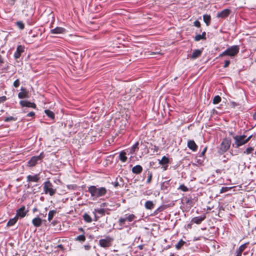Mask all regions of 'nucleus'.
Masks as SVG:
<instances>
[{
	"label": "nucleus",
	"mask_w": 256,
	"mask_h": 256,
	"mask_svg": "<svg viewBox=\"0 0 256 256\" xmlns=\"http://www.w3.org/2000/svg\"><path fill=\"white\" fill-rule=\"evenodd\" d=\"M95 211L99 214H103L104 213V210L103 208L95 210Z\"/></svg>",
	"instance_id": "nucleus-43"
},
{
	"label": "nucleus",
	"mask_w": 256,
	"mask_h": 256,
	"mask_svg": "<svg viewBox=\"0 0 256 256\" xmlns=\"http://www.w3.org/2000/svg\"><path fill=\"white\" fill-rule=\"evenodd\" d=\"M194 26L198 28H200L201 24L198 20H196L194 22Z\"/></svg>",
	"instance_id": "nucleus-42"
},
{
	"label": "nucleus",
	"mask_w": 256,
	"mask_h": 256,
	"mask_svg": "<svg viewBox=\"0 0 256 256\" xmlns=\"http://www.w3.org/2000/svg\"><path fill=\"white\" fill-rule=\"evenodd\" d=\"M66 30L64 28L56 27L54 29H52L50 32L52 34H60L66 33Z\"/></svg>",
	"instance_id": "nucleus-12"
},
{
	"label": "nucleus",
	"mask_w": 256,
	"mask_h": 256,
	"mask_svg": "<svg viewBox=\"0 0 256 256\" xmlns=\"http://www.w3.org/2000/svg\"><path fill=\"white\" fill-rule=\"evenodd\" d=\"M44 112L48 117L52 119H54V114L52 111L49 110H44Z\"/></svg>",
	"instance_id": "nucleus-24"
},
{
	"label": "nucleus",
	"mask_w": 256,
	"mask_h": 256,
	"mask_svg": "<svg viewBox=\"0 0 256 256\" xmlns=\"http://www.w3.org/2000/svg\"><path fill=\"white\" fill-rule=\"evenodd\" d=\"M221 98L219 96H216L214 97L213 99V104H216L220 103L221 101Z\"/></svg>",
	"instance_id": "nucleus-28"
},
{
	"label": "nucleus",
	"mask_w": 256,
	"mask_h": 256,
	"mask_svg": "<svg viewBox=\"0 0 256 256\" xmlns=\"http://www.w3.org/2000/svg\"><path fill=\"white\" fill-rule=\"evenodd\" d=\"M24 52V46L22 45H19L17 46L16 51L15 52L14 56L16 60L19 58L22 52Z\"/></svg>",
	"instance_id": "nucleus-9"
},
{
	"label": "nucleus",
	"mask_w": 256,
	"mask_h": 256,
	"mask_svg": "<svg viewBox=\"0 0 256 256\" xmlns=\"http://www.w3.org/2000/svg\"><path fill=\"white\" fill-rule=\"evenodd\" d=\"M184 244V242L182 240H180L178 242L176 245V249L179 250Z\"/></svg>",
	"instance_id": "nucleus-34"
},
{
	"label": "nucleus",
	"mask_w": 256,
	"mask_h": 256,
	"mask_svg": "<svg viewBox=\"0 0 256 256\" xmlns=\"http://www.w3.org/2000/svg\"><path fill=\"white\" fill-rule=\"evenodd\" d=\"M113 239L110 236H106L104 239H101L99 240L100 245L103 248H108L111 245V242Z\"/></svg>",
	"instance_id": "nucleus-8"
},
{
	"label": "nucleus",
	"mask_w": 256,
	"mask_h": 256,
	"mask_svg": "<svg viewBox=\"0 0 256 256\" xmlns=\"http://www.w3.org/2000/svg\"><path fill=\"white\" fill-rule=\"evenodd\" d=\"M240 51V46L238 45L232 46L224 51L222 52L218 56V58H220L225 56H230L231 58H234L238 55Z\"/></svg>",
	"instance_id": "nucleus-2"
},
{
	"label": "nucleus",
	"mask_w": 256,
	"mask_h": 256,
	"mask_svg": "<svg viewBox=\"0 0 256 256\" xmlns=\"http://www.w3.org/2000/svg\"><path fill=\"white\" fill-rule=\"evenodd\" d=\"M138 142H140L139 148L142 150V153L148 154V146L150 144L144 139H140Z\"/></svg>",
	"instance_id": "nucleus-7"
},
{
	"label": "nucleus",
	"mask_w": 256,
	"mask_h": 256,
	"mask_svg": "<svg viewBox=\"0 0 256 256\" xmlns=\"http://www.w3.org/2000/svg\"><path fill=\"white\" fill-rule=\"evenodd\" d=\"M142 167L140 165H137L132 168V172L133 173L136 174H138L142 171Z\"/></svg>",
	"instance_id": "nucleus-19"
},
{
	"label": "nucleus",
	"mask_w": 256,
	"mask_h": 256,
	"mask_svg": "<svg viewBox=\"0 0 256 256\" xmlns=\"http://www.w3.org/2000/svg\"><path fill=\"white\" fill-rule=\"evenodd\" d=\"M145 208L148 210H152L154 208V204L152 201H146L144 204Z\"/></svg>",
	"instance_id": "nucleus-22"
},
{
	"label": "nucleus",
	"mask_w": 256,
	"mask_h": 256,
	"mask_svg": "<svg viewBox=\"0 0 256 256\" xmlns=\"http://www.w3.org/2000/svg\"><path fill=\"white\" fill-rule=\"evenodd\" d=\"M44 190L45 194H48L52 196L56 193V189L54 188L52 184L50 181H47L44 184Z\"/></svg>",
	"instance_id": "nucleus-4"
},
{
	"label": "nucleus",
	"mask_w": 256,
	"mask_h": 256,
	"mask_svg": "<svg viewBox=\"0 0 256 256\" xmlns=\"http://www.w3.org/2000/svg\"><path fill=\"white\" fill-rule=\"evenodd\" d=\"M27 179L28 182H36L38 180V178L37 175H29L27 176Z\"/></svg>",
	"instance_id": "nucleus-21"
},
{
	"label": "nucleus",
	"mask_w": 256,
	"mask_h": 256,
	"mask_svg": "<svg viewBox=\"0 0 256 256\" xmlns=\"http://www.w3.org/2000/svg\"><path fill=\"white\" fill-rule=\"evenodd\" d=\"M253 118L256 120V112L253 114Z\"/></svg>",
	"instance_id": "nucleus-53"
},
{
	"label": "nucleus",
	"mask_w": 256,
	"mask_h": 256,
	"mask_svg": "<svg viewBox=\"0 0 256 256\" xmlns=\"http://www.w3.org/2000/svg\"><path fill=\"white\" fill-rule=\"evenodd\" d=\"M7 100V98L6 96H2L0 97V103L4 102L6 101Z\"/></svg>",
	"instance_id": "nucleus-47"
},
{
	"label": "nucleus",
	"mask_w": 256,
	"mask_h": 256,
	"mask_svg": "<svg viewBox=\"0 0 256 256\" xmlns=\"http://www.w3.org/2000/svg\"><path fill=\"white\" fill-rule=\"evenodd\" d=\"M31 160H38V158H35L34 156H33L30 159Z\"/></svg>",
	"instance_id": "nucleus-55"
},
{
	"label": "nucleus",
	"mask_w": 256,
	"mask_h": 256,
	"mask_svg": "<svg viewBox=\"0 0 256 256\" xmlns=\"http://www.w3.org/2000/svg\"><path fill=\"white\" fill-rule=\"evenodd\" d=\"M204 220V217H196L192 221L197 224H199Z\"/></svg>",
	"instance_id": "nucleus-27"
},
{
	"label": "nucleus",
	"mask_w": 256,
	"mask_h": 256,
	"mask_svg": "<svg viewBox=\"0 0 256 256\" xmlns=\"http://www.w3.org/2000/svg\"><path fill=\"white\" fill-rule=\"evenodd\" d=\"M231 144V140L230 138H224L220 144V150L222 152H225L228 150L230 148Z\"/></svg>",
	"instance_id": "nucleus-6"
},
{
	"label": "nucleus",
	"mask_w": 256,
	"mask_h": 256,
	"mask_svg": "<svg viewBox=\"0 0 256 256\" xmlns=\"http://www.w3.org/2000/svg\"><path fill=\"white\" fill-rule=\"evenodd\" d=\"M36 164V161H28V166H33Z\"/></svg>",
	"instance_id": "nucleus-45"
},
{
	"label": "nucleus",
	"mask_w": 256,
	"mask_h": 256,
	"mask_svg": "<svg viewBox=\"0 0 256 256\" xmlns=\"http://www.w3.org/2000/svg\"><path fill=\"white\" fill-rule=\"evenodd\" d=\"M232 188V187H222L220 190V193L222 194L230 190Z\"/></svg>",
	"instance_id": "nucleus-36"
},
{
	"label": "nucleus",
	"mask_w": 256,
	"mask_h": 256,
	"mask_svg": "<svg viewBox=\"0 0 256 256\" xmlns=\"http://www.w3.org/2000/svg\"><path fill=\"white\" fill-rule=\"evenodd\" d=\"M207 149H208V146H205L204 148V150H202V151L200 154L199 156L202 157V156H204L206 150H207Z\"/></svg>",
	"instance_id": "nucleus-38"
},
{
	"label": "nucleus",
	"mask_w": 256,
	"mask_h": 256,
	"mask_svg": "<svg viewBox=\"0 0 256 256\" xmlns=\"http://www.w3.org/2000/svg\"><path fill=\"white\" fill-rule=\"evenodd\" d=\"M35 112H31L28 113L26 115V116H34Z\"/></svg>",
	"instance_id": "nucleus-50"
},
{
	"label": "nucleus",
	"mask_w": 256,
	"mask_h": 256,
	"mask_svg": "<svg viewBox=\"0 0 256 256\" xmlns=\"http://www.w3.org/2000/svg\"><path fill=\"white\" fill-rule=\"evenodd\" d=\"M169 186V182L168 181H166L163 182L161 184V188L162 190H166L167 188Z\"/></svg>",
	"instance_id": "nucleus-32"
},
{
	"label": "nucleus",
	"mask_w": 256,
	"mask_h": 256,
	"mask_svg": "<svg viewBox=\"0 0 256 256\" xmlns=\"http://www.w3.org/2000/svg\"><path fill=\"white\" fill-rule=\"evenodd\" d=\"M241 255H242V254H238V253H237V254H236V256H241Z\"/></svg>",
	"instance_id": "nucleus-57"
},
{
	"label": "nucleus",
	"mask_w": 256,
	"mask_h": 256,
	"mask_svg": "<svg viewBox=\"0 0 256 256\" xmlns=\"http://www.w3.org/2000/svg\"><path fill=\"white\" fill-rule=\"evenodd\" d=\"M20 104L22 107H28V108H33L36 109V104L34 102H31L28 100H20Z\"/></svg>",
	"instance_id": "nucleus-11"
},
{
	"label": "nucleus",
	"mask_w": 256,
	"mask_h": 256,
	"mask_svg": "<svg viewBox=\"0 0 256 256\" xmlns=\"http://www.w3.org/2000/svg\"><path fill=\"white\" fill-rule=\"evenodd\" d=\"M20 90L21 92L18 94V97L19 98L23 99L29 98L28 92L26 90V88L22 87Z\"/></svg>",
	"instance_id": "nucleus-14"
},
{
	"label": "nucleus",
	"mask_w": 256,
	"mask_h": 256,
	"mask_svg": "<svg viewBox=\"0 0 256 256\" xmlns=\"http://www.w3.org/2000/svg\"><path fill=\"white\" fill-rule=\"evenodd\" d=\"M152 178V174L151 173L148 174V176L147 179V183L150 184L151 182Z\"/></svg>",
	"instance_id": "nucleus-46"
},
{
	"label": "nucleus",
	"mask_w": 256,
	"mask_h": 256,
	"mask_svg": "<svg viewBox=\"0 0 256 256\" xmlns=\"http://www.w3.org/2000/svg\"><path fill=\"white\" fill-rule=\"evenodd\" d=\"M85 236L84 235H80L76 238V240L79 241L84 242L85 240Z\"/></svg>",
	"instance_id": "nucleus-37"
},
{
	"label": "nucleus",
	"mask_w": 256,
	"mask_h": 256,
	"mask_svg": "<svg viewBox=\"0 0 256 256\" xmlns=\"http://www.w3.org/2000/svg\"><path fill=\"white\" fill-rule=\"evenodd\" d=\"M246 248V244H242L240 246L238 250H237V253L242 254V253L243 252V251L245 250Z\"/></svg>",
	"instance_id": "nucleus-30"
},
{
	"label": "nucleus",
	"mask_w": 256,
	"mask_h": 256,
	"mask_svg": "<svg viewBox=\"0 0 256 256\" xmlns=\"http://www.w3.org/2000/svg\"><path fill=\"white\" fill-rule=\"evenodd\" d=\"M32 223L34 226L39 227L42 225V220L39 217L35 218L32 220Z\"/></svg>",
	"instance_id": "nucleus-17"
},
{
	"label": "nucleus",
	"mask_w": 256,
	"mask_h": 256,
	"mask_svg": "<svg viewBox=\"0 0 256 256\" xmlns=\"http://www.w3.org/2000/svg\"><path fill=\"white\" fill-rule=\"evenodd\" d=\"M206 32H204L202 34H196L194 38V40L196 42L199 41L200 40H206Z\"/></svg>",
	"instance_id": "nucleus-18"
},
{
	"label": "nucleus",
	"mask_w": 256,
	"mask_h": 256,
	"mask_svg": "<svg viewBox=\"0 0 256 256\" xmlns=\"http://www.w3.org/2000/svg\"><path fill=\"white\" fill-rule=\"evenodd\" d=\"M254 150V148L252 147L248 148L246 151L244 152V153H246V154H250L252 151Z\"/></svg>",
	"instance_id": "nucleus-41"
},
{
	"label": "nucleus",
	"mask_w": 256,
	"mask_h": 256,
	"mask_svg": "<svg viewBox=\"0 0 256 256\" xmlns=\"http://www.w3.org/2000/svg\"><path fill=\"white\" fill-rule=\"evenodd\" d=\"M161 160H168V158H166L165 156H163Z\"/></svg>",
	"instance_id": "nucleus-54"
},
{
	"label": "nucleus",
	"mask_w": 256,
	"mask_h": 256,
	"mask_svg": "<svg viewBox=\"0 0 256 256\" xmlns=\"http://www.w3.org/2000/svg\"><path fill=\"white\" fill-rule=\"evenodd\" d=\"M139 145L140 142H137L130 148L121 152L118 155L117 154H115L112 155L103 156H104L106 154H102V156H101L100 158L106 159V160L108 158H111L112 159H117L118 158L120 160H127L128 159L131 160L135 157L136 152L139 149Z\"/></svg>",
	"instance_id": "nucleus-1"
},
{
	"label": "nucleus",
	"mask_w": 256,
	"mask_h": 256,
	"mask_svg": "<svg viewBox=\"0 0 256 256\" xmlns=\"http://www.w3.org/2000/svg\"><path fill=\"white\" fill-rule=\"evenodd\" d=\"M16 120H17V118L10 116L5 118L4 119V121L5 122H8L10 121H16Z\"/></svg>",
	"instance_id": "nucleus-31"
},
{
	"label": "nucleus",
	"mask_w": 256,
	"mask_h": 256,
	"mask_svg": "<svg viewBox=\"0 0 256 256\" xmlns=\"http://www.w3.org/2000/svg\"><path fill=\"white\" fill-rule=\"evenodd\" d=\"M230 13L229 9H224L217 14L218 18H226L228 17Z\"/></svg>",
	"instance_id": "nucleus-15"
},
{
	"label": "nucleus",
	"mask_w": 256,
	"mask_h": 256,
	"mask_svg": "<svg viewBox=\"0 0 256 256\" xmlns=\"http://www.w3.org/2000/svg\"><path fill=\"white\" fill-rule=\"evenodd\" d=\"M84 218L88 222H90L92 220L90 216L86 214L84 215Z\"/></svg>",
	"instance_id": "nucleus-33"
},
{
	"label": "nucleus",
	"mask_w": 256,
	"mask_h": 256,
	"mask_svg": "<svg viewBox=\"0 0 256 256\" xmlns=\"http://www.w3.org/2000/svg\"><path fill=\"white\" fill-rule=\"evenodd\" d=\"M28 212V210H26L25 206H22L16 210V216L18 218H24L27 214Z\"/></svg>",
	"instance_id": "nucleus-10"
},
{
	"label": "nucleus",
	"mask_w": 256,
	"mask_h": 256,
	"mask_svg": "<svg viewBox=\"0 0 256 256\" xmlns=\"http://www.w3.org/2000/svg\"><path fill=\"white\" fill-rule=\"evenodd\" d=\"M179 189L183 192H187L188 190V188L184 184H181L179 187Z\"/></svg>",
	"instance_id": "nucleus-39"
},
{
	"label": "nucleus",
	"mask_w": 256,
	"mask_h": 256,
	"mask_svg": "<svg viewBox=\"0 0 256 256\" xmlns=\"http://www.w3.org/2000/svg\"><path fill=\"white\" fill-rule=\"evenodd\" d=\"M125 218L126 219V221L132 222L135 218V216L134 214H131Z\"/></svg>",
	"instance_id": "nucleus-35"
},
{
	"label": "nucleus",
	"mask_w": 256,
	"mask_h": 256,
	"mask_svg": "<svg viewBox=\"0 0 256 256\" xmlns=\"http://www.w3.org/2000/svg\"><path fill=\"white\" fill-rule=\"evenodd\" d=\"M150 144L152 146V149H153L154 152H158V147L155 145L153 146L152 144Z\"/></svg>",
	"instance_id": "nucleus-49"
},
{
	"label": "nucleus",
	"mask_w": 256,
	"mask_h": 256,
	"mask_svg": "<svg viewBox=\"0 0 256 256\" xmlns=\"http://www.w3.org/2000/svg\"><path fill=\"white\" fill-rule=\"evenodd\" d=\"M4 63V59L2 56L0 55V64H2Z\"/></svg>",
	"instance_id": "nucleus-51"
},
{
	"label": "nucleus",
	"mask_w": 256,
	"mask_h": 256,
	"mask_svg": "<svg viewBox=\"0 0 256 256\" xmlns=\"http://www.w3.org/2000/svg\"><path fill=\"white\" fill-rule=\"evenodd\" d=\"M246 136L245 135L236 136H234V139L235 140L234 144H236V148H238L246 144Z\"/></svg>",
	"instance_id": "nucleus-5"
},
{
	"label": "nucleus",
	"mask_w": 256,
	"mask_h": 256,
	"mask_svg": "<svg viewBox=\"0 0 256 256\" xmlns=\"http://www.w3.org/2000/svg\"><path fill=\"white\" fill-rule=\"evenodd\" d=\"M252 137V135H250L248 137L246 138V143L250 140V138Z\"/></svg>",
	"instance_id": "nucleus-52"
},
{
	"label": "nucleus",
	"mask_w": 256,
	"mask_h": 256,
	"mask_svg": "<svg viewBox=\"0 0 256 256\" xmlns=\"http://www.w3.org/2000/svg\"><path fill=\"white\" fill-rule=\"evenodd\" d=\"M58 246L59 247H62V245H59Z\"/></svg>",
	"instance_id": "nucleus-58"
},
{
	"label": "nucleus",
	"mask_w": 256,
	"mask_h": 256,
	"mask_svg": "<svg viewBox=\"0 0 256 256\" xmlns=\"http://www.w3.org/2000/svg\"><path fill=\"white\" fill-rule=\"evenodd\" d=\"M126 221V219L125 218H120V220H119V222L120 223V224H124V222Z\"/></svg>",
	"instance_id": "nucleus-48"
},
{
	"label": "nucleus",
	"mask_w": 256,
	"mask_h": 256,
	"mask_svg": "<svg viewBox=\"0 0 256 256\" xmlns=\"http://www.w3.org/2000/svg\"><path fill=\"white\" fill-rule=\"evenodd\" d=\"M18 220V218L15 216L14 218L10 219L8 222L7 225L8 226H13Z\"/></svg>",
	"instance_id": "nucleus-25"
},
{
	"label": "nucleus",
	"mask_w": 256,
	"mask_h": 256,
	"mask_svg": "<svg viewBox=\"0 0 256 256\" xmlns=\"http://www.w3.org/2000/svg\"><path fill=\"white\" fill-rule=\"evenodd\" d=\"M20 84V82L18 79L16 80L13 83V86L14 88H18Z\"/></svg>",
	"instance_id": "nucleus-40"
},
{
	"label": "nucleus",
	"mask_w": 256,
	"mask_h": 256,
	"mask_svg": "<svg viewBox=\"0 0 256 256\" xmlns=\"http://www.w3.org/2000/svg\"><path fill=\"white\" fill-rule=\"evenodd\" d=\"M56 213V211H55L54 210H50L48 214V220L49 221H50L52 219Z\"/></svg>",
	"instance_id": "nucleus-29"
},
{
	"label": "nucleus",
	"mask_w": 256,
	"mask_h": 256,
	"mask_svg": "<svg viewBox=\"0 0 256 256\" xmlns=\"http://www.w3.org/2000/svg\"><path fill=\"white\" fill-rule=\"evenodd\" d=\"M168 162L169 161H158V164L162 166V168H163L164 170H166Z\"/></svg>",
	"instance_id": "nucleus-23"
},
{
	"label": "nucleus",
	"mask_w": 256,
	"mask_h": 256,
	"mask_svg": "<svg viewBox=\"0 0 256 256\" xmlns=\"http://www.w3.org/2000/svg\"><path fill=\"white\" fill-rule=\"evenodd\" d=\"M202 50H194L190 56V58L192 60H195L199 58L202 55Z\"/></svg>",
	"instance_id": "nucleus-16"
},
{
	"label": "nucleus",
	"mask_w": 256,
	"mask_h": 256,
	"mask_svg": "<svg viewBox=\"0 0 256 256\" xmlns=\"http://www.w3.org/2000/svg\"><path fill=\"white\" fill-rule=\"evenodd\" d=\"M203 19L206 26H208L210 24L211 22V16L210 15L204 14L203 16Z\"/></svg>",
	"instance_id": "nucleus-20"
},
{
	"label": "nucleus",
	"mask_w": 256,
	"mask_h": 256,
	"mask_svg": "<svg viewBox=\"0 0 256 256\" xmlns=\"http://www.w3.org/2000/svg\"><path fill=\"white\" fill-rule=\"evenodd\" d=\"M230 64V60H226L224 61V64L223 66V68H228Z\"/></svg>",
	"instance_id": "nucleus-44"
},
{
	"label": "nucleus",
	"mask_w": 256,
	"mask_h": 256,
	"mask_svg": "<svg viewBox=\"0 0 256 256\" xmlns=\"http://www.w3.org/2000/svg\"><path fill=\"white\" fill-rule=\"evenodd\" d=\"M16 24L20 30H22L24 28V24L22 21H18L16 23Z\"/></svg>",
	"instance_id": "nucleus-26"
},
{
	"label": "nucleus",
	"mask_w": 256,
	"mask_h": 256,
	"mask_svg": "<svg viewBox=\"0 0 256 256\" xmlns=\"http://www.w3.org/2000/svg\"><path fill=\"white\" fill-rule=\"evenodd\" d=\"M88 192L92 196L98 198L104 196L106 192V190L103 187L96 188L95 186H91L88 188Z\"/></svg>",
	"instance_id": "nucleus-3"
},
{
	"label": "nucleus",
	"mask_w": 256,
	"mask_h": 256,
	"mask_svg": "<svg viewBox=\"0 0 256 256\" xmlns=\"http://www.w3.org/2000/svg\"><path fill=\"white\" fill-rule=\"evenodd\" d=\"M139 248H140V249H142V246H139Z\"/></svg>",
	"instance_id": "nucleus-56"
},
{
	"label": "nucleus",
	"mask_w": 256,
	"mask_h": 256,
	"mask_svg": "<svg viewBox=\"0 0 256 256\" xmlns=\"http://www.w3.org/2000/svg\"><path fill=\"white\" fill-rule=\"evenodd\" d=\"M187 146L189 149L193 152H196L198 150V146L194 140H189L188 142Z\"/></svg>",
	"instance_id": "nucleus-13"
}]
</instances>
